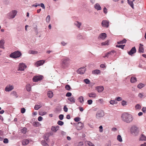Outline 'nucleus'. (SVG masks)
I'll list each match as a JSON object with an SVG mask.
<instances>
[{
  "mask_svg": "<svg viewBox=\"0 0 146 146\" xmlns=\"http://www.w3.org/2000/svg\"><path fill=\"white\" fill-rule=\"evenodd\" d=\"M42 106L41 105H36L35 107H34V109L35 110H37L39 108H41Z\"/></svg>",
  "mask_w": 146,
  "mask_h": 146,
  "instance_id": "72a5a7b5",
  "label": "nucleus"
},
{
  "mask_svg": "<svg viewBox=\"0 0 146 146\" xmlns=\"http://www.w3.org/2000/svg\"><path fill=\"white\" fill-rule=\"evenodd\" d=\"M29 143V140L25 139H24L22 141V144L23 145H27Z\"/></svg>",
  "mask_w": 146,
  "mask_h": 146,
  "instance_id": "6ab92c4d",
  "label": "nucleus"
},
{
  "mask_svg": "<svg viewBox=\"0 0 146 146\" xmlns=\"http://www.w3.org/2000/svg\"><path fill=\"white\" fill-rule=\"evenodd\" d=\"M125 46V45H116V47L121 48V49H123L124 48V47Z\"/></svg>",
  "mask_w": 146,
  "mask_h": 146,
  "instance_id": "37998d69",
  "label": "nucleus"
},
{
  "mask_svg": "<svg viewBox=\"0 0 146 146\" xmlns=\"http://www.w3.org/2000/svg\"><path fill=\"white\" fill-rule=\"evenodd\" d=\"M83 124L81 122H78L77 125V127L78 129H81L83 127Z\"/></svg>",
  "mask_w": 146,
  "mask_h": 146,
  "instance_id": "5701e85b",
  "label": "nucleus"
},
{
  "mask_svg": "<svg viewBox=\"0 0 146 146\" xmlns=\"http://www.w3.org/2000/svg\"><path fill=\"white\" fill-rule=\"evenodd\" d=\"M136 48L135 47H134L132 48L130 51L128 52L127 53L129 55L132 56L133 54L136 52Z\"/></svg>",
  "mask_w": 146,
  "mask_h": 146,
  "instance_id": "f8f14e48",
  "label": "nucleus"
},
{
  "mask_svg": "<svg viewBox=\"0 0 146 146\" xmlns=\"http://www.w3.org/2000/svg\"><path fill=\"white\" fill-rule=\"evenodd\" d=\"M44 62V61L43 60H39L36 62L35 64V66L36 67H38L43 65Z\"/></svg>",
  "mask_w": 146,
  "mask_h": 146,
  "instance_id": "ddd939ff",
  "label": "nucleus"
},
{
  "mask_svg": "<svg viewBox=\"0 0 146 146\" xmlns=\"http://www.w3.org/2000/svg\"><path fill=\"white\" fill-rule=\"evenodd\" d=\"M121 117L122 120L127 123H131L134 119L132 115L126 112L122 114Z\"/></svg>",
  "mask_w": 146,
  "mask_h": 146,
  "instance_id": "f257e3e1",
  "label": "nucleus"
},
{
  "mask_svg": "<svg viewBox=\"0 0 146 146\" xmlns=\"http://www.w3.org/2000/svg\"><path fill=\"white\" fill-rule=\"evenodd\" d=\"M108 41H107L104 42H103L102 43V46L105 45H108Z\"/></svg>",
  "mask_w": 146,
  "mask_h": 146,
  "instance_id": "13d9d810",
  "label": "nucleus"
},
{
  "mask_svg": "<svg viewBox=\"0 0 146 146\" xmlns=\"http://www.w3.org/2000/svg\"><path fill=\"white\" fill-rule=\"evenodd\" d=\"M105 146H111V143L110 142H108L105 145Z\"/></svg>",
  "mask_w": 146,
  "mask_h": 146,
  "instance_id": "774afa93",
  "label": "nucleus"
},
{
  "mask_svg": "<svg viewBox=\"0 0 146 146\" xmlns=\"http://www.w3.org/2000/svg\"><path fill=\"white\" fill-rule=\"evenodd\" d=\"M57 123L58 125L62 126L64 124V122L62 121L59 120L58 121Z\"/></svg>",
  "mask_w": 146,
  "mask_h": 146,
  "instance_id": "de8ad7c7",
  "label": "nucleus"
},
{
  "mask_svg": "<svg viewBox=\"0 0 146 146\" xmlns=\"http://www.w3.org/2000/svg\"><path fill=\"white\" fill-rule=\"evenodd\" d=\"M69 65V60L68 58H65L62 60L61 66L62 68H66L68 67Z\"/></svg>",
  "mask_w": 146,
  "mask_h": 146,
  "instance_id": "7ed1b4c3",
  "label": "nucleus"
},
{
  "mask_svg": "<svg viewBox=\"0 0 146 146\" xmlns=\"http://www.w3.org/2000/svg\"><path fill=\"white\" fill-rule=\"evenodd\" d=\"M99 128L100 129L99 131L100 132H102L103 131V130L102 129H103V127L102 125L100 126Z\"/></svg>",
  "mask_w": 146,
  "mask_h": 146,
  "instance_id": "0e129e2a",
  "label": "nucleus"
},
{
  "mask_svg": "<svg viewBox=\"0 0 146 146\" xmlns=\"http://www.w3.org/2000/svg\"><path fill=\"white\" fill-rule=\"evenodd\" d=\"M137 79L135 77H132L131 78L130 82L131 83H133L137 81Z\"/></svg>",
  "mask_w": 146,
  "mask_h": 146,
  "instance_id": "a878e982",
  "label": "nucleus"
},
{
  "mask_svg": "<svg viewBox=\"0 0 146 146\" xmlns=\"http://www.w3.org/2000/svg\"><path fill=\"white\" fill-rule=\"evenodd\" d=\"M40 6V4H37L36 3V4H34V5H31V7H37V6Z\"/></svg>",
  "mask_w": 146,
  "mask_h": 146,
  "instance_id": "e2e57ef3",
  "label": "nucleus"
},
{
  "mask_svg": "<svg viewBox=\"0 0 146 146\" xmlns=\"http://www.w3.org/2000/svg\"><path fill=\"white\" fill-rule=\"evenodd\" d=\"M86 144H88L89 146H91L93 144L92 143L89 141H86Z\"/></svg>",
  "mask_w": 146,
  "mask_h": 146,
  "instance_id": "3c124183",
  "label": "nucleus"
},
{
  "mask_svg": "<svg viewBox=\"0 0 146 146\" xmlns=\"http://www.w3.org/2000/svg\"><path fill=\"white\" fill-rule=\"evenodd\" d=\"M21 55V52L17 50L12 53L10 55V56L11 58H15L20 57Z\"/></svg>",
  "mask_w": 146,
  "mask_h": 146,
  "instance_id": "20e7f679",
  "label": "nucleus"
},
{
  "mask_svg": "<svg viewBox=\"0 0 146 146\" xmlns=\"http://www.w3.org/2000/svg\"><path fill=\"white\" fill-rule=\"evenodd\" d=\"M117 139L120 142H121L123 141L120 135H117Z\"/></svg>",
  "mask_w": 146,
  "mask_h": 146,
  "instance_id": "cd10ccee",
  "label": "nucleus"
},
{
  "mask_svg": "<svg viewBox=\"0 0 146 146\" xmlns=\"http://www.w3.org/2000/svg\"><path fill=\"white\" fill-rule=\"evenodd\" d=\"M121 104L123 106L126 105L127 104L126 102L124 100H123L121 102Z\"/></svg>",
  "mask_w": 146,
  "mask_h": 146,
  "instance_id": "6e6d98bb",
  "label": "nucleus"
},
{
  "mask_svg": "<svg viewBox=\"0 0 146 146\" xmlns=\"http://www.w3.org/2000/svg\"><path fill=\"white\" fill-rule=\"evenodd\" d=\"M27 129L26 127H24L23 129H21V131L23 133L25 134L27 132Z\"/></svg>",
  "mask_w": 146,
  "mask_h": 146,
  "instance_id": "e433bc0d",
  "label": "nucleus"
},
{
  "mask_svg": "<svg viewBox=\"0 0 146 146\" xmlns=\"http://www.w3.org/2000/svg\"><path fill=\"white\" fill-rule=\"evenodd\" d=\"M72 94L71 93L68 92L66 94V97H70L72 96Z\"/></svg>",
  "mask_w": 146,
  "mask_h": 146,
  "instance_id": "864d4df0",
  "label": "nucleus"
},
{
  "mask_svg": "<svg viewBox=\"0 0 146 146\" xmlns=\"http://www.w3.org/2000/svg\"><path fill=\"white\" fill-rule=\"evenodd\" d=\"M130 132L131 134L135 136H137L139 132V128L136 125L132 126L130 128Z\"/></svg>",
  "mask_w": 146,
  "mask_h": 146,
  "instance_id": "f03ea898",
  "label": "nucleus"
},
{
  "mask_svg": "<svg viewBox=\"0 0 146 146\" xmlns=\"http://www.w3.org/2000/svg\"><path fill=\"white\" fill-rule=\"evenodd\" d=\"M87 102L88 104L91 105L92 104V101L91 100H89L87 101Z\"/></svg>",
  "mask_w": 146,
  "mask_h": 146,
  "instance_id": "680f3d73",
  "label": "nucleus"
},
{
  "mask_svg": "<svg viewBox=\"0 0 146 146\" xmlns=\"http://www.w3.org/2000/svg\"><path fill=\"white\" fill-rule=\"evenodd\" d=\"M65 88L66 89L68 90H69L71 89L70 86L68 84L65 86Z\"/></svg>",
  "mask_w": 146,
  "mask_h": 146,
  "instance_id": "49530a36",
  "label": "nucleus"
},
{
  "mask_svg": "<svg viewBox=\"0 0 146 146\" xmlns=\"http://www.w3.org/2000/svg\"><path fill=\"white\" fill-rule=\"evenodd\" d=\"M88 95L90 98H95L97 96L96 94L94 92L89 93L88 94Z\"/></svg>",
  "mask_w": 146,
  "mask_h": 146,
  "instance_id": "f3484780",
  "label": "nucleus"
},
{
  "mask_svg": "<svg viewBox=\"0 0 146 146\" xmlns=\"http://www.w3.org/2000/svg\"><path fill=\"white\" fill-rule=\"evenodd\" d=\"M81 104H83V103L84 100L83 97L82 96H80L78 98Z\"/></svg>",
  "mask_w": 146,
  "mask_h": 146,
  "instance_id": "c85d7f7f",
  "label": "nucleus"
},
{
  "mask_svg": "<svg viewBox=\"0 0 146 146\" xmlns=\"http://www.w3.org/2000/svg\"><path fill=\"white\" fill-rule=\"evenodd\" d=\"M122 100V99L121 97H117L116 98V100L117 101H120Z\"/></svg>",
  "mask_w": 146,
  "mask_h": 146,
  "instance_id": "052dcab7",
  "label": "nucleus"
},
{
  "mask_svg": "<svg viewBox=\"0 0 146 146\" xmlns=\"http://www.w3.org/2000/svg\"><path fill=\"white\" fill-rule=\"evenodd\" d=\"M74 24L78 29H80L82 23L80 22L76 21L74 22Z\"/></svg>",
  "mask_w": 146,
  "mask_h": 146,
  "instance_id": "4468645a",
  "label": "nucleus"
},
{
  "mask_svg": "<svg viewBox=\"0 0 146 146\" xmlns=\"http://www.w3.org/2000/svg\"><path fill=\"white\" fill-rule=\"evenodd\" d=\"M97 89L98 92L99 93H100L104 90V88L103 86H100L97 87Z\"/></svg>",
  "mask_w": 146,
  "mask_h": 146,
  "instance_id": "aec40b11",
  "label": "nucleus"
},
{
  "mask_svg": "<svg viewBox=\"0 0 146 146\" xmlns=\"http://www.w3.org/2000/svg\"><path fill=\"white\" fill-rule=\"evenodd\" d=\"M64 115L62 114H60L59 116V118L60 120H62L63 119Z\"/></svg>",
  "mask_w": 146,
  "mask_h": 146,
  "instance_id": "5fc2aeb1",
  "label": "nucleus"
},
{
  "mask_svg": "<svg viewBox=\"0 0 146 146\" xmlns=\"http://www.w3.org/2000/svg\"><path fill=\"white\" fill-rule=\"evenodd\" d=\"M68 100L72 103H74L75 102V99L73 97H70L68 98Z\"/></svg>",
  "mask_w": 146,
  "mask_h": 146,
  "instance_id": "393cba45",
  "label": "nucleus"
},
{
  "mask_svg": "<svg viewBox=\"0 0 146 146\" xmlns=\"http://www.w3.org/2000/svg\"><path fill=\"white\" fill-rule=\"evenodd\" d=\"M47 96L50 98H52L53 96V93L52 92L50 91L48 92Z\"/></svg>",
  "mask_w": 146,
  "mask_h": 146,
  "instance_id": "4be33fe9",
  "label": "nucleus"
},
{
  "mask_svg": "<svg viewBox=\"0 0 146 146\" xmlns=\"http://www.w3.org/2000/svg\"><path fill=\"white\" fill-rule=\"evenodd\" d=\"M127 40H126L124 38L123 40L117 42V44H123L125 43L126 42Z\"/></svg>",
  "mask_w": 146,
  "mask_h": 146,
  "instance_id": "2f4dec72",
  "label": "nucleus"
},
{
  "mask_svg": "<svg viewBox=\"0 0 146 146\" xmlns=\"http://www.w3.org/2000/svg\"><path fill=\"white\" fill-rule=\"evenodd\" d=\"M80 117H77L74 118V120L76 122H78L80 121Z\"/></svg>",
  "mask_w": 146,
  "mask_h": 146,
  "instance_id": "8fccbe9b",
  "label": "nucleus"
},
{
  "mask_svg": "<svg viewBox=\"0 0 146 146\" xmlns=\"http://www.w3.org/2000/svg\"><path fill=\"white\" fill-rule=\"evenodd\" d=\"M9 141L7 139L5 138L4 139L3 142L5 143H8Z\"/></svg>",
  "mask_w": 146,
  "mask_h": 146,
  "instance_id": "4d7b16f0",
  "label": "nucleus"
},
{
  "mask_svg": "<svg viewBox=\"0 0 146 146\" xmlns=\"http://www.w3.org/2000/svg\"><path fill=\"white\" fill-rule=\"evenodd\" d=\"M50 17L49 15H48L46 19V22L48 23L50 22Z\"/></svg>",
  "mask_w": 146,
  "mask_h": 146,
  "instance_id": "a18cd8bd",
  "label": "nucleus"
},
{
  "mask_svg": "<svg viewBox=\"0 0 146 146\" xmlns=\"http://www.w3.org/2000/svg\"><path fill=\"white\" fill-rule=\"evenodd\" d=\"M14 89V86L13 85H9L5 88V90L7 92H9Z\"/></svg>",
  "mask_w": 146,
  "mask_h": 146,
  "instance_id": "9b49d317",
  "label": "nucleus"
},
{
  "mask_svg": "<svg viewBox=\"0 0 146 146\" xmlns=\"http://www.w3.org/2000/svg\"><path fill=\"white\" fill-rule=\"evenodd\" d=\"M140 140L141 141H146V137L143 134L141 135Z\"/></svg>",
  "mask_w": 146,
  "mask_h": 146,
  "instance_id": "473e14b6",
  "label": "nucleus"
},
{
  "mask_svg": "<svg viewBox=\"0 0 146 146\" xmlns=\"http://www.w3.org/2000/svg\"><path fill=\"white\" fill-rule=\"evenodd\" d=\"M110 52H108L107 53L105 56H103L104 58H105L106 57H107V58L109 57V54L110 53Z\"/></svg>",
  "mask_w": 146,
  "mask_h": 146,
  "instance_id": "69168bd1",
  "label": "nucleus"
},
{
  "mask_svg": "<svg viewBox=\"0 0 146 146\" xmlns=\"http://www.w3.org/2000/svg\"><path fill=\"white\" fill-rule=\"evenodd\" d=\"M144 86V85L142 83H140L137 86V87L141 89Z\"/></svg>",
  "mask_w": 146,
  "mask_h": 146,
  "instance_id": "4c0bfd02",
  "label": "nucleus"
},
{
  "mask_svg": "<svg viewBox=\"0 0 146 146\" xmlns=\"http://www.w3.org/2000/svg\"><path fill=\"white\" fill-rule=\"evenodd\" d=\"M64 110L65 112H66L68 111V108L66 107V106H64Z\"/></svg>",
  "mask_w": 146,
  "mask_h": 146,
  "instance_id": "338daca9",
  "label": "nucleus"
},
{
  "mask_svg": "<svg viewBox=\"0 0 146 146\" xmlns=\"http://www.w3.org/2000/svg\"><path fill=\"white\" fill-rule=\"evenodd\" d=\"M86 70V68L84 67L81 68L79 69L77 71V72L78 74H83L85 72Z\"/></svg>",
  "mask_w": 146,
  "mask_h": 146,
  "instance_id": "6e6552de",
  "label": "nucleus"
},
{
  "mask_svg": "<svg viewBox=\"0 0 146 146\" xmlns=\"http://www.w3.org/2000/svg\"><path fill=\"white\" fill-rule=\"evenodd\" d=\"M109 21L104 20L102 22V25L103 27L107 28L109 26Z\"/></svg>",
  "mask_w": 146,
  "mask_h": 146,
  "instance_id": "1a4fd4ad",
  "label": "nucleus"
},
{
  "mask_svg": "<svg viewBox=\"0 0 146 146\" xmlns=\"http://www.w3.org/2000/svg\"><path fill=\"white\" fill-rule=\"evenodd\" d=\"M116 100H111L110 101V104L113 105L114 104L116 103Z\"/></svg>",
  "mask_w": 146,
  "mask_h": 146,
  "instance_id": "09e8293b",
  "label": "nucleus"
},
{
  "mask_svg": "<svg viewBox=\"0 0 146 146\" xmlns=\"http://www.w3.org/2000/svg\"><path fill=\"white\" fill-rule=\"evenodd\" d=\"M26 89L29 92L31 90V86L30 84H28L26 86Z\"/></svg>",
  "mask_w": 146,
  "mask_h": 146,
  "instance_id": "7c9ffc66",
  "label": "nucleus"
},
{
  "mask_svg": "<svg viewBox=\"0 0 146 146\" xmlns=\"http://www.w3.org/2000/svg\"><path fill=\"white\" fill-rule=\"evenodd\" d=\"M100 71L99 70H95L92 71V73L94 74H98L100 73Z\"/></svg>",
  "mask_w": 146,
  "mask_h": 146,
  "instance_id": "bb28decb",
  "label": "nucleus"
},
{
  "mask_svg": "<svg viewBox=\"0 0 146 146\" xmlns=\"http://www.w3.org/2000/svg\"><path fill=\"white\" fill-rule=\"evenodd\" d=\"M25 109L24 108H22L21 110V112L22 113H25Z\"/></svg>",
  "mask_w": 146,
  "mask_h": 146,
  "instance_id": "bf43d9fd",
  "label": "nucleus"
},
{
  "mask_svg": "<svg viewBox=\"0 0 146 146\" xmlns=\"http://www.w3.org/2000/svg\"><path fill=\"white\" fill-rule=\"evenodd\" d=\"M84 82L87 84H89L90 83V81L88 79H86L84 80Z\"/></svg>",
  "mask_w": 146,
  "mask_h": 146,
  "instance_id": "a19ab883",
  "label": "nucleus"
},
{
  "mask_svg": "<svg viewBox=\"0 0 146 146\" xmlns=\"http://www.w3.org/2000/svg\"><path fill=\"white\" fill-rule=\"evenodd\" d=\"M10 95L15 96V98H16L18 97V95L17 94L16 92L15 91H13L11 93Z\"/></svg>",
  "mask_w": 146,
  "mask_h": 146,
  "instance_id": "b1692460",
  "label": "nucleus"
},
{
  "mask_svg": "<svg viewBox=\"0 0 146 146\" xmlns=\"http://www.w3.org/2000/svg\"><path fill=\"white\" fill-rule=\"evenodd\" d=\"M42 77L43 76L42 75L36 76L33 77V80L34 82H38L41 80L42 79Z\"/></svg>",
  "mask_w": 146,
  "mask_h": 146,
  "instance_id": "423d86ee",
  "label": "nucleus"
},
{
  "mask_svg": "<svg viewBox=\"0 0 146 146\" xmlns=\"http://www.w3.org/2000/svg\"><path fill=\"white\" fill-rule=\"evenodd\" d=\"M110 52L111 53L109 54V57H111V56H112L114 54V53L115 52V51H112L111 52Z\"/></svg>",
  "mask_w": 146,
  "mask_h": 146,
  "instance_id": "c03bdc74",
  "label": "nucleus"
},
{
  "mask_svg": "<svg viewBox=\"0 0 146 146\" xmlns=\"http://www.w3.org/2000/svg\"><path fill=\"white\" fill-rule=\"evenodd\" d=\"M106 34L105 33H101L99 36L98 38L104 40L106 38Z\"/></svg>",
  "mask_w": 146,
  "mask_h": 146,
  "instance_id": "2eb2a0df",
  "label": "nucleus"
},
{
  "mask_svg": "<svg viewBox=\"0 0 146 146\" xmlns=\"http://www.w3.org/2000/svg\"><path fill=\"white\" fill-rule=\"evenodd\" d=\"M59 128V127L58 125L56 126H52L51 127V130L53 132H56L58 130Z\"/></svg>",
  "mask_w": 146,
  "mask_h": 146,
  "instance_id": "dca6fc26",
  "label": "nucleus"
},
{
  "mask_svg": "<svg viewBox=\"0 0 146 146\" xmlns=\"http://www.w3.org/2000/svg\"><path fill=\"white\" fill-rule=\"evenodd\" d=\"M104 115V113L103 111L102 110H100L98 111L96 114V117L97 118H99L103 117Z\"/></svg>",
  "mask_w": 146,
  "mask_h": 146,
  "instance_id": "0eeeda50",
  "label": "nucleus"
},
{
  "mask_svg": "<svg viewBox=\"0 0 146 146\" xmlns=\"http://www.w3.org/2000/svg\"><path fill=\"white\" fill-rule=\"evenodd\" d=\"M135 108L136 110H140L141 108V106L139 104H137L135 106Z\"/></svg>",
  "mask_w": 146,
  "mask_h": 146,
  "instance_id": "79ce46f5",
  "label": "nucleus"
},
{
  "mask_svg": "<svg viewBox=\"0 0 146 146\" xmlns=\"http://www.w3.org/2000/svg\"><path fill=\"white\" fill-rule=\"evenodd\" d=\"M41 144L42 145L44 146H48V144L44 141H41Z\"/></svg>",
  "mask_w": 146,
  "mask_h": 146,
  "instance_id": "58836bf2",
  "label": "nucleus"
},
{
  "mask_svg": "<svg viewBox=\"0 0 146 146\" xmlns=\"http://www.w3.org/2000/svg\"><path fill=\"white\" fill-rule=\"evenodd\" d=\"M46 113L45 112H40L39 113V115L42 116L45 115Z\"/></svg>",
  "mask_w": 146,
  "mask_h": 146,
  "instance_id": "603ef678",
  "label": "nucleus"
},
{
  "mask_svg": "<svg viewBox=\"0 0 146 146\" xmlns=\"http://www.w3.org/2000/svg\"><path fill=\"white\" fill-rule=\"evenodd\" d=\"M94 7L96 9H101V7L98 3L94 5Z\"/></svg>",
  "mask_w": 146,
  "mask_h": 146,
  "instance_id": "c756f323",
  "label": "nucleus"
},
{
  "mask_svg": "<svg viewBox=\"0 0 146 146\" xmlns=\"http://www.w3.org/2000/svg\"><path fill=\"white\" fill-rule=\"evenodd\" d=\"M77 38L78 39H82L83 37L82 35L80 34H78L77 36Z\"/></svg>",
  "mask_w": 146,
  "mask_h": 146,
  "instance_id": "ea45409f",
  "label": "nucleus"
},
{
  "mask_svg": "<svg viewBox=\"0 0 146 146\" xmlns=\"http://www.w3.org/2000/svg\"><path fill=\"white\" fill-rule=\"evenodd\" d=\"M29 53L30 54H36L38 53V52L37 51H35L33 50H30L29 52Z\"/></svg>",
  "mask_w": 146,
  "mask_h": 146,
  "instance_id": "f704fd0d",
  "label": "nucleus"
},
{
  "mask_svg": "<svg viewBox=\"0 0 146 146\" xmlns=\"http://www.w3.org/2000/svg\"><path fill=\"white\" fill-rule=\"evenodd\" d=\"M17 12V11L15 10L12 11L7 14L8 18L9 19H13L16 15Z\"/></svg>",
  "mask_w": 146,
  "mask_h": 146,
  "instance_id": "39448f33",
  "label": "nucleus"
},
{
  "mask_svg": "<svg viewBox=\"0 0 146 146\" xmlns=\"http://www.w3.org/2000/svg\"><path fill=\"white\" fill-rule=\"evenodd\" d=\"M5 43L4 40L2 39L0 41V48L3 49H4L5 48L4 46Z\"/></svg>",
  "mask_w": 146,
  "mask_h": 146,
  "instance_id": "412c9836",
  "label": "nucleus"
},
{
  "mask_svg": "<svg viewBox=\"0 0 146 146\" xmlns=\"http://www.w3.org/2000/svg\"><path fill=\"white\" fill-rule=\"evenodd\" d=\"M128 3L130 5V6L131 7L132 9L134 8V6L133 4V3L132 1H129V0H128Z\"/></svg>",
  "mask_w": 146,
  "mask_h": 146,
  "instance_id": "c9c22d12",
  "label": "nucleus"
},
{
  "mask_svg": "<svg viewBox=\"0 0 146 146\" xmlns=\"http://www.w3.org/2000/svg\"><path fill=\"white\" fill-rule=\"evenodd\" d=\"M26 66L24 63H20L19 65L18 70L23 71L25 68H26Z\"/></svg>",
  "mask_w": 146,
  "mask_h": 146,
  "instance_id": "9d476101",
  "label": "nucleus"
},
{
  "mask_svg": "<svg viewBox=\"0 0 146 146\" xmlns=\"http://www.w3.org/2000/svg\"><path fill=\"white\" fill-rule=\"evenodd\" d=\"M140 46L139 49V51L140 53H143L144 52V48L143 47V45L141 44H140Z\"/></svg>",
  "mask_w": 146,
  "mask_h": 146,
  "instance_id": "a211bd4d",
  "label": "nucleus"
}]
</instances>
